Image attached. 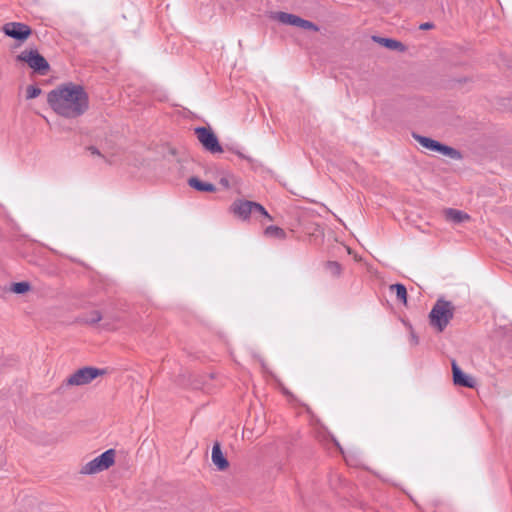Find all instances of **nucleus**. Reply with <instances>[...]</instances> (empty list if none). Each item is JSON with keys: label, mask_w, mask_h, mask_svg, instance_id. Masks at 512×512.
<instances>
[{"label": "nucleus", "mask_w": 512, "mask_h": 512, "mask_svg": "<svg viewBox=\"0 0 512 512\" xmlns=\"http://www.w3.org/2000/svg\"><path fill=\"white\" fill-rule=\"evenodd\" d=\"M115 455L116 451L114 449H108L86 463L80 472L85 475H93L107 470L115 463Z\"/></svg>", "instance_id": "39448f33"}, {"label": "nucleus", "mask_w": 512, "mask_h": 512, "mask_svg": "<svg viewBox=\"0 0 512 512\" xmlns=\"http://www.w3.org/2000/svg\"><path fill=\"white\" fill-rule=\"evenodd\" d=\"M219 184H220L222 187L226 188V189H228V188L230 187V182H229V180H228L226 177H222V178L219 180Z\"/></svg>", "instance_id": "cd10ccee"}, {"label": "nucleus", "mask_w": 512, "mask_h": 512, "mask_svg": "<svg viewBox=\"0 0 512 512\" xmlns=\"http://www.w3.org/2000/svg\"><path fill=\"white\" fill-rule=\"evenodd\" d=\"M297 27L302 28L304 30H312L314 32L319 31V27L312 21L303 19L299 17V21L297 22Z\"/></svg>", "instance_id": "4be33fe9"}, {"label": "nucleus", "mask_w": 512, "mask_h": 512, "mask_svg": "<svg viewBox=\"0 0 512 512\" xmlns=\"http://www.w3.org/2000/svg\"><path fill=\"white\" fill-rule=\"evenodd\" d=\"M3 32L10 38L24 42L32 34V29L21 22H9L3 26Z\"/></svg>", "instance_id": "6e6552de"}, {"label": "nucleus", "mask_w": 512, "mask_h": 512, "mask_svg": "<svg viewBox=\"0 0 512 512\" xmlns=\"http://www.w3.org/2000/svg\"><path fill=\"white\" fill-rule=\"evenodd\" d=\"M104 374H106L105 369L86 366L76 370L73 374H71L67 378L66 384L70 386L86 385L91 383L97 377L102 376Z\"/></svg>", "instance_id": "423d86ee"}, {"label": "nucleus", "mask_w": 512, "mask_h": 512, "mask_svg": "<svg viewBox=\"0 0 512 512\" xmlns=\"http://www.w3.org/2000/svg\"><path fill=\"white\" fill-rule=\"evenodd\" d=\"M451 366L454 385L465 388H474V379L464 373L455 360L452 361Z\"/></svg>", "instance_id": "9d476101"}, {"label": "nucleus", "mask_w": 512, "mask_h": 512, "mask_svg": "<svg viewBox=\"0 0 512 512\" xmlns=\"http://www.w3.org/2000/svg\"><path fill=\"white\" fill-rule=\"evenodd\" d=\"M455 306L443 297L437 299L429 313V323L438 332H443L453 319Z\"/></svg>", "instance_id": "f03ea898"}, {"label": "nucleus", "mask_w": 512, "mask_h": 512, "mask_svg": "<svg viewBox=\"0 0 512 512\" xmlns=\"http://www.w3.org/2000/svg\"><path fill=\"white\" fill-rule=\"evenodd\" d=\"M325 270L333 277H339L342 272V266L337 261H327L325 263Z\"/></svg>", "instance_id": "a211bd4d"}, {"label": "nucleus", "mask_w": 512, "mask_h": 512, "mask_svg": "<svg viewBox=\"0 0 512 512\" xmlns=\"http://www.w3.org/2000/svg\"><path fill=\"white\" fill-rule=\"evenodd\" d=\"M432 28H434V24L432 22H425L419 26V29L421 30H430Z\"/></svg>", "instance_id": "a878e982"}, {"label": "nucleus", "mask_w": 512, "mask_h": 512, "mask_svg": "<svg viewBox=\"0 0 512 512\" xmlns=\"http://www.w3.org/2000/svg\"><path fill=\"white\" fill-rule=\"evenodd\" d=\"M18 62L26 63L34 73L44 76L50 70V65L43 55L37 49H25L16 56Z\"/></svg>", "instance_id": "7ed1b4c3"}, {"label": "nucleus", "mask_w": 512, "mask_h": 512, "mask_svg": "<svg viewBox=\"0 0 512 512\" xmlns=\"http://www.w3.org/2000/svg\"><path fill=\"white\" fill-rule=\"evenodd\" d=\"M373 40L375 42L379 43L380 45H382L383 47L390 49V50H398L401 52L405 50V46L402 42L397 41L392 38L373 36Z\"/></svg>", "instance_id": "4468645a"}, {"label": "nucleus", "mask_w": 512, "mask_h": 512, "mask_svg": "<svg viewBox=\"0 0 512 512\" xmlns=\"http://www.w3.org/2000/svg\"><path fill=\"white\" fill-rule=\"evenodd\" d=\"M188 185L197 190V191H200V192H208V193H212V192H215L216 191V187L212 184V183H209V182H204L202 181L201 179H199L198 177H190L188 179Z\"/></svg>", "instance_id": "f8f14e48"}, {"label": "nucleus", "mask_w": 512, "mask_h": 512, "mask_svg": "<svg viewBox=\"0 0 512 512\" xmlns=\"http://www.w3.org/2000/svg\"><path fill=\"white\" fill-rule=\"evenodd\" d=\"M212 463L216 466L219 471H224L229 467V461L221 450L219 442H215L212 447L211 454Z\"/></svg>", "instance_id": "9b49d317"}, {"label": "nucleus", "mask_w": 512, "mask_h": 512, "mask_svg": "<svg viewBox=\"0 0 512 512\" xmlns=\"http://www.w3.org/2000/svg\"><path fill=\"white\" fill-rule=\"evenodd\" d=\"M389 289L391 292L395 293L396 298L399 302L403 303L404 305H407L408 293H407V288L405 287V285H403L401 283H395V284H391L389 286Z\"/></svg>", "instance_id": "2eb2a0df"}, {"label": "nucleus", "mask_w": 512, "mask_h": 512, "mask_svg": "<svg viewBox=\"0 0 512 512\" xmlns=\"http://www.w3.org/2000/svg\"><path fill=\"white\" fill-rule=\"evenodd\" d=\"M101 320H102V315L98 310L91 311L83 318V322L86 324H90V325H94Z\"/></svg>", "instance_id": "aec40b11"}, {"label": "nucleus", "mask_w": 512, "mask_h": 512, "mask_svg": "<svg viewBox=\"0 0 512 512\" xmlns=\"http://www.w3.org/2000/svg\"><path fill=\"white\" fill-rule=\"evenodd\" d=\"M227 150L232 151L233 153L237 154V155H238L240 158H242V159H245V160L250 161V162L252 161V159H251L250 157H248V156L244 155L243 153H241V152H240V151H238V150H235V149H234V148H232V147H228V146H227Z\"/></svg>", "instance_id": "b1692460"}, {"label": "nucleus", "mask_w": 512, "mask_h": 512, "mask_svg": "<svg viewBox=\"0 0 512 512\" xmlns=\"http://www.w3.org/2000/svg\"><path fill=\"white\" fill-rule=\"evenodd\" d=\"M42 90L35 85H29L26 90V98L27 99H34L38 97L41 94Z\"/></svg>", "instance_id": "5701e85b"}, {"label": "nucleus", "mask_w": 512, "mask_h": 512, "mask_svg": "<svg viewBox=\"0 0 512 512\" xmlns=\"http://www.w3.org/2000/svg\"><path fill=\"white\" fill-rule=\"evenodd\" d=\"M298 15L287 13V12H277L275 15V19L278 20L282 24L295 26L297 27V22L299 21Z\"/></svg>", "instance_id": "dca6fc26"}, {"label": "nucleus", "mask_w": 512, "mask_h": 512, "mask_svg": "<svg viewBox=\"0 0 512 512\" xmlns=\"http://www.w3.org/2000/svg\"><path fill=\"white\" fill-rule=\"evenodd\" d=\"M410 340L413 345H417L419 343L418 336L414 333V331H410Z\"/></svg>", "instance_id": "bb28decb"}, {"label": "nucleus", "mask_w": 512, "mask_h": 512, "mask_svg": "<svg viewBox=\"0 0 512 512\" xmlns=\"http://www.w3.org/2000/svg\"><path fill=\"white\" fill-rule=\"evenodd\" d=\"M47 103L59 116L74 119L88 110L89 96L82 85L67 82L47 94Z\"/></svg>", "instance_id": "f257e3e1"}, {"label": "nucleus", "mask_w": 512, "mask_h": 512, "mask_svg": "<svg viewBox=\"0 0 512 512\" xmlns=\"http://www.w3.org/2000/svg\"><path fill=\"white\" fill-rule=\"evenodd\" d=\"M87 150L92 154V155H96V156H100V157H103V155L101 154V152L99 151V149L95 146H88L87 147Z\"/></svg>", "instance_id": "393cba45"}, {"label": "nucleus", "mask_w": 512, "mask_h": 512, "mask_svg": "<svg viewBox=\"0 0 512 512\" xmlns=\"http://www.w3.org/2000/svg\"><path fill=\"white\" fill-rule=\"evenodd\" d=\"M444 214L448 221H451L455 224H460L470 219V216L467 213L454 208L446 209Z\"/></svg>", "instance_id": "ddd939ff"}, {"label": "nucleus", "mask_w": 512, "mask_h": 512, "mask_svg": "<svg viewBox=\"0 0 512 512\" xmlns=\"http://www.w3.org/2000/svg\"><path fill=\"white\" fill-rule=\"evenodd\" d=\"M412 136L425 149L442 154L453 160L462 159L461 152L451 146H448L430 137L422 136L417 133H412Z\"/></svg>", "instance_id": "20e7f679"}, {"label": "nucleus", "mask_w": 512, "mask_h": 512, "mask_svg": "<svg viewBox=\"0 0 512 512\" xmlns=\"http://www.w3.org/2000/svg\"><path fill=\"white\" fill-rule=\"evenodd\" d=\"M263 216L267 218L268 220H272L271 215L268 213V211L265 209L263 205H261L258 202L253 201V216Z\"/></svg>", "instance_id": "412c9836"}, {"label": "nucleus", "mask_w": 512, "mask_h": 512, "mask_svg": "<svg viewBox=\"0 0 512 512\" xmlns=\"http://www.w3.org/2000/svg\"><path fill=\"white\" fill-rule=\"evenodd\" d=\"M403 323H404V325H405L406 327H408V329H409L410 331H412V330H413V329H412V325H411L410 323H408V322H406V321H403Z\"/></svg>", "instance_id": "c85d7f7f"}, {"label": "nucleus", "mask_w": 512, "mask_h": 512, "mask_svg": "<svg viewBox=\"0 0 512 512\" xmlns=\"http://www.w3.org/2000/svg\"><path fill=\"white\" fill-rule=\"evenodd\" d=\"M194 133L197 139L203 146V148L211 154L223 152L217 135L213 132L210 127L199 126L194 129Z\"/></svg>", "instance_id": "0eeeda50"}, {"label": "nucleus", "mask_w": 512, "mask_h": 512, "mask_svg": "<svg viewBox=\"0 0 512 512\" xmlns=\"http://www.w3.org/2000/svg\"><path fill=\"white\" fill-rule=\"evenodd\" d=\"M31 289V285L27 281L15 282L11 285L10 291L15 294H25Z\"/></svg>", "instance_id": "6ab92c4d"}, {"label": "nucleus", "mask_w": 512, "mask_h": 512, "mask_svg": "<svg viewBox=\"0 0 512 512\" xmlns=\"http://www.w3.org/2000/svg\"><path fill=\"white\" fill-rule=\"evenodd\" d=\"M230 212L237 218L246 221L253 216V201L236 199L230 206Z\"/></svg>", "instance_id": "1a4fd4ad"}, {"label": "nucleus", "mask_w": 512, "mask_h": 512, "mask_svg": "<svg viewBox=\"0 0 512 512\" xmlns=\"http://www.w3.org/2000/svg\"><path fill=\"white\" fill-rule=\"evenodd\" d=\"M264 235L270 238L285 239L287 234L281 227L270 225L265 228Z\"/></svg>", "instance_id": "f3484780"}]
</instances>
